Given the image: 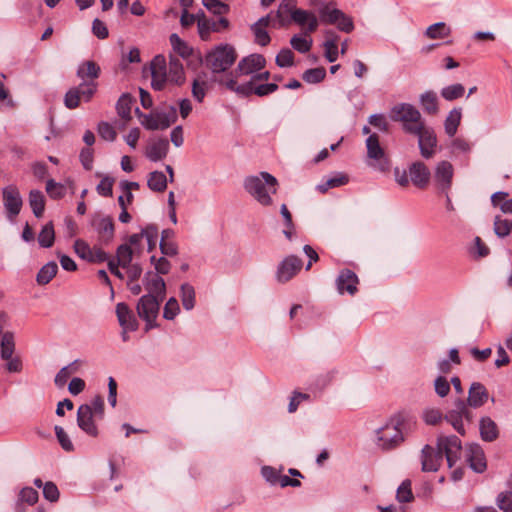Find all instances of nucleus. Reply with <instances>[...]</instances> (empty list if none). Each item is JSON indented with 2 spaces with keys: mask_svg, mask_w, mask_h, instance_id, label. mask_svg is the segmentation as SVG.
I'll return each instance as SVG.
<instances>
[{
  "mask_svg": "<svg viewBox=\"0 0 512 512\" xmlns=\"http://www.w3.org/2000/svg\"><path fill=\"white\" fill-rule=\"evenodd\" d=\"M101 73L100 66L92 60L79 64L76 75L82 80L78 86L71 87L65 94L64 104L68 109H75L80 102H89L97 91V79Z\"/></svg>",
  "mask_w": 512,
  "mask_h": 512,
  "instance_id": "f257e3e1",
  "label": "nucleus"
},
{
  "mask_svg": "<svg viewBox=\"0 0 512 512\" xmlns=\"http://www.w3.org/2000/svg\"><path fill=\"white\" fill-rule=\"evenodd\" d=\"M296 0H282L277 11L275 12V18L277 19L278 27L286 26L289 21L287 16L301 27L304 28L305 34H311L318 28V19L314 13L296 8Z\"/></svg>",
  "mask_w": 512,
  "mask_h": 512,
  "instance_id": "f03ea898",
  "label": "nucleus"
},
{
  "mask_svg": "<svg viewBox=\"0 0 512 512\" xmlns=\"http://www.w3.org/2000/svg\"><path fill=\"white\" fill-rule=\"evenodd\" d=\"M277 186V179L268 172L249 176L244 181L246 191L263 206L272 204L271 195L276 193Z\"/></svg>",
  "mask_w": 512,
  "mask_h": 512,
  "instance_id": "7ed1b4c3",
  "label": "nucleus"
},
{
  "mask_svg": "<svg viewBox=\"0 0 512 512\" xmlns=\"http://www.w3.org/2000/svg\"><path fill=\"white\" fill-rule=\"evenodd\" d=\"M216 81L219 85L224 86L229 91L235 92L242 97H249L253 94L263 97L274 93L278 89V85L275 83L258 84L254 83V81H247L239 84L233 73L216 78Z\"/></svg>",
  "mask_w": 512,
  "mask_h": 512,
  "instance_id": "20e7f679",
  "label": "nucleus"
},
{
  "mask_svg": "<svg viewBox=\"0 0 512 512\" xmlns=\"http://www.w3.org/2000/svg\"><path fill=\"white\" fill-rule=\"evenodd\" d=\"M237 53L233 46L220 44L208 52L205 56V65L214 74V81L220 78L236 61Z\"/></svg>",
  "mask_w": 512,
  "mask_h": 512,
  "instance_id": "39448f33",
  "label": "nucleus"
},
{
  "mask_svg": "<svg viewBox=\"0 0 512 512\" xmlns=\"http://www.w3.org/2000/svg\"><path fill=\"white\" fill-rule=\"evenodd\" d=\"M135 112L144 128L152 131L165 130L175 123L178 118L176 107L173 105L168 106L167 111L164 112L145 114L139 108Z\"/></svg>",
  "mask_w": 512,
  "mask_h": 512,
  "instance_id": "423d86ee",
  "label": "nucleus"
},
{
  "mask_svg": "<svg viewBox=\"0 0 512 512\" xmlns=\"http://www.w3.org/2000/svg\"><path fill=\"white\" fill-rule=\"evenodd\" d=\"M402 420L392 418L386 425L377 430V446L384 451L398 447L403 441Z\"/></svg>",
  "mask_w": 512,
  "mask_h": 512,
  "instance_id": "0eeeda50",
  "label": "nucleus"
},
{
  "mask_svg": "<svg viewBox=\"0 0 512 512\" xmlns=\"http://www.w3.org/2000/svg\"><path fill=\"white\" fill-rule=\"evenodd\" d=\"M320 21L324 24L336 25L343 32L350 33L354 29L353 20L330 3H322L318 10Z\"/></svg>",
  "mask_w": 512,
  "mask_h": 512,
  "instance_id": "6e6552de",
  "label": "nucleus"
},
{
  "mask_svg": "<svg viewBox=\"0 0 512 512\" xmlns=\"http://www.w3.org/2000/svg\"><path fill=\"white\" fill-rule=\"evenodd\" d=\"M366 148L369 165L380 172H388L391 166L390 160L380 145L378 134L372 133L368 136Z\"/></svg>",
  "mask_w": 512,
  "mask_h": 512,
  "instance_id": "1a4fd4ad",
  "label": "nucleus"
},
{
  "mask_svg": "<svg viewBox=\"0 0 512 512\" xmlns=\"http://www.w3.org/2000/svg\"><path fill=\"white\" fill-rule=\"evenodd\" d=\"M407 133L418 136L420 153L424 158L429 159L434 155L437 138L431 128L425 127L424 124L407 127Z\"/></svg>",
  "mask_w": 512,
  "mask_h": 512,
  "instance_id": "9d476101",
  "label": "nucleus"
},
{
  "mask_svg": "<svg viewBox=\"0 0 512 512\" xmlns=\"http://www.w3.org/2000/svg\"><path fill=\"white\" fill-rule=\"evenodd\" d=\"M390 118L393 121L402 122L406 132L407 127L424 124L420 112L413 105L407 103L395 105L390 111Z\"/></svg>",
  "mask_w": 512,
  "mask_h": 512,
  "instance_id": "9b49d317",
  "label": "nucleus"
},
{
  "mask_svg": "<svg viewBox=\"0 0 512 512\" xmlns=\"http://www.w3.org/2000/svg\"><path fill=\"white\" fill-rule=\"evenodd\" d=\"M155 295L147 294L143 295L137 303V313L141 319L146 322V328L151 329L155 326L154 321L156 320L160 302Z\"/></svg>",
  "mask_w": 512,
  "mask_h": 512,
  "instance_id": "f8f14e48",
  "label": "nucleus"
},
{
  "mask_svg": "<svg viewBox=\"0 0 512 512\" xmlns=\"http://www.w3.org/2000/svg\"><path fill=\"white\" fill-rule=\"evenodd\" d=\"M90 225L97 233L98 241L102 244H109L115 234L114 220L111 216L100 212L91 216Z\"/></svg>",
  "mask_w": 512,
  "mask_h": 512,
  "instance_id": "ddd939ff",
  "label": "nucleus"
},
{
  "mask_svg": "<svg viewBox=\"0 0 512 512\" xmlns=\"http://www.w3.org/2000/svg\"><path fill=\"white\" fill-rule=\"evenodd\" d=\"M266 65V60L264 56L261 54H250L243 59H241L233 73L234 77H236V81L238 82V78L246 75H254L256 72L262 70Z\"/></svg>",
  "mask_w": 512,
  "mask_h": 512,
  "instance_id": "4468645a",
  "label": "nucleus"
},
{
  "mask_svg": "<svg viewBox=\"0 0 512 512\" xmlns=\"http://www.w3.org/2000/svg\"><path fill=\"white\" fill-rule=\"evenodd\" d=\"M454 177V167L446 160L437 163L434 170V182L440 193L450 192Z\"/></svg>",
  "mask_w": 512,
  "mask_h": 512,
  "instance_id": "2eb2a0df",
  "label": "nucleus"
},
{
  "mask_svg": "<svg viewBox=\"0 0 512 512\" xmlns=\"http://www.w3.org/2000/svg\"><path fill=\"white\" fill-rule=\"evenodd\" d=\"M3 204L9 220L13 221L20 213L23 200L19 189L15 185H9L2 189Z\"/></svg>",
  "mask_w": 512,
  "mask_h": 512,
  "instance_id": "dca6fc26",
  "label": "nucleus"
},
{
  "mask_svg": "<svg viewBox=\"0 0 512 512\" xmlns=\"http://www.w3.org/2000/svg\"><path fill=\"white\" fill-rule=\"evenodd\" d=\"M437 447L442 455L445 454L449 467H452L460 458L461 440L455 435L438 438Z\"/></svg>",
  "mask_w": 512,
  "mask_h": 512,
  "instance_id": "f3484780",
  "label": "nucleus"
},
{
  "mask_svg": "<svg viewBox=\"0 0 512 512\" xmlns=\"http://www.w3.org/2000/svg\"><path fill=\"white\" fill-rule=\"evenodd\" d=\"M303 262L295 255L284 258L278 265L276 279L280 283L291 280L302 268Z\"/></svg>",
  "mask_w": 512,
  "mask_h": 512,
  "instance_id": "a211bd4d",
  "label": "nucleus"
},
{
  "mask_svg": "<svg viewBox=\"0 0 512 512\" xmlns=\"http://www.w3.org/2000/svg\"><path fill=\"white\" fill-rule=\"evenodd\" d=\"M151 77V86L157 91L162 90L168 82L167 64L163 55H157L151 61Z\"/></svg>",
  "mask_w": 512,
  "mask_h": 512,
  "instance_id": "6ab92c4d",
  "label": "nucleus"
},
{
  "mask_svg": "<svg viewBox=\"0 0 512 512\" xmlns=\"http://www.w3.org/2000/svg\"><path fill=\"white\" fill-rule=\"evenodd\" d=\"M465 459L469 467L476 473H483L487 469L484 450L479 444H469L465 449Z\"/></svg>",
  "mask_w": 512,
  "mask_h": 512,
  "instance_id": "aec40b11",
  "label": "nucleus"
},
{
  "mask_svg": "<svg viewBox=\"0 0 512 512\" xmlns=\"http://www.w3.org/2000/svg\"><path fill=\"white\" fill-rule=\"evenodd\" d=\"M94 417L92 406L88 404L79 406L77 411V425L83 432L91 437H97L99 433L97 425L94 422Z\"/></svg>",
  "mask_w": 512,
  "mask_h": 512,
  "instance_id": "412c9836",
  "label": "nucleus"
},
{
  "mask_svg": "<svg viewBox=\"0 0 512 512\" xmlns=\"http://www.w3.org/2000/svg\"><path fill=\"white\" fill-rule=\"evenodd\" d=\"M359 279L356 273L350 269H343L336 279V287L339 294L348 293L353 296L358 291Z\"/></svg>",
  "mask_w": 512,
  "mask_h": 512,
  "instance_id": "4be33fe9",
  "label": "nucleus"
},
{
  "mask_svg": "<svg viewBox=\"0 0 512 512\" xmlns=\"http://www.w3.org/2000/svg\"><path fill=\"white\" fill-rule=\"evenodd\" d=\"M443 461V455L439 448L434 449L430 445H425L421 452L422 471L436 472Z\"/></svg>",
  "mask_w": 512,
  "mask_h": 512,
  "instance_id": "5701e85b",
  "label": "nucleus"
},
{
  "mask_svg": "<svg viewBox=\"0 0 512 512\" xmlns=\"http://www.w3.org/2000/svg\"><path fill=\"white\" fill-rule=\"evenodd\" d=\"M409 176L416 187L424 189L429 184L431 173L423 162L416 161L409 167Z\"/></svg>",
  "mask_w": 512,
  "mask_h": 512,
  "instance_id": "b1692460",
  "label": "nucleus"
},
{
  "mask_svg": "<svg viewBox=\"0 0 512 512\" xmlns=\"http://www.w3.org/2000/svg\"><path fill=\"white\" fill-rule=\"evenodd\" d=\"M116 315L120 326L125 331H135L138 328V322L133 312L126 303H118L116 306Z\"/></svg>",
  "mask_w": 512,
  "mask_h": 512,
  "instance_id": "393cba45",
  "label": "nucleus"
},
{
  "mask_svg": "<svg viewBox=\"0 0 512 512\" xmlns=\"http://www.w3.org/2000/svg\"><path fill=\"white\" fill-rule=\"evenodd\" d=\"M489 398L486 387L480 382L471 384L468 392L467 403L472 408L482 407Z\"/></svg>",
  "mask_w": 512,
  "mask_h": 512,
  "instance_id": "a878e982",
  "label": "nucleus"
},
{
  "mask_svg": "<svg viewBox=\"0 0 512 512\" xmlns=\"http://www.w3.org/2000/svg\"><path fill=\"white\" fill-rule=\"evenodd\" d=\"M169 151V142L165 138H160L156 141L150 143L146 148V157L153 161L157 162L164 159Z\"/></svg>",
  "mask_w": 512,
  "mask_h": 512,
  "instance_id": "bb28decb",
  "label": "nucleus"
},
{
  "mask_svg": "<svg viewBox=\"0 0 512 512\" xmlns=\"http://www.w3.org/2000/svg\"><path fill=\"white\" fill-rule=\"evenodd\" d=\"M145 288L148 294L155 295L158 299L163 300L166 292V284L163 278L158 275H152L148 272L145 276Z\"/></svg>",
  "mask_w": 512,
  "mask_h": 512,
  "instance_id": "cd10ccee",
  "label": "nucleus"
},
{
  "mask_svg": "<svg viewBox=\"0 0 512 512\" xmlns=\"http://www.w3.org/2000/svg\"><path fill=\"white\" fill-rule=\"evenodd\" d=\"M479 431L481 439L485 442H493L499 437L497 424L488 416L480 419Z\"/></svg>",
  "mask_w": 512,
  "mask_h": 512,
  "instance_id": "c85d7f7f",
  "label": "nucleus"
},
{
  "mask_svg": "<svg viewBox=\"0 0 512 512\" xmlns=\"http://www.w3.org/2000/svg\"><path fill=\"white\" fill-rule=\"evenodd\" d=\"M185 81V73L182 62L173 55L169 57L168 82L181 85Z\"/></svg>",
  "mask_w": 512,
  "mask_h": 512,
  "instance_id": "c756f323",
  "label": "nucleus"
},
{
  "mask_svg": "<svg viewBox=\"0 0 512 512\" xmlns=\"http://www.w3.org/2000/svg\"><path fill=\"white\" fill-rule=\"evenodd\" d=\"M45 197L44 194L39 190H31L29 193V205L33 211V214L37 218H41L45 211Z\"/></svg>",
  "mask_w": 512,
  "mask_h": 512,
  "instance_id": "7c9ffc66",
  "label": "nucleus"
},
{
  "mask_svg": "<svg viewBox=\"0 0 512 512\" xmlns=\"http://www.w3.org/2000/svg\"><path fill=\"white\" fill-rule=\"evenodd\" d=\"M168 179L161 171H153L149 173L147 185L154 192H163L167 188Z\"/></svg>",
  "mask_w": 512,
  "mask_h": 512,
  "instance_id": "2f4dec72",
  "label": "nucleus"
},
{
  "mask_svg": "<svg viewBox=\"0 0 512 512\" xmlns=\"http://www.w3.org/2000/svg\"><path fill=\"white\" fill-rule=\"evenodd\" d=\"M57 272L58 266L56 262L50 261L39 270L36 281L39 285H46L56 276Z\"/></svg>",
  "mask_w": 512,
  "mask_h": 512,
  "instance_id": "473e14b6",
  "label": "nucleus"
},
{
  "mask_svg": "<svg viewBox=\"0 0 512 512\" xmlns=\"http://www.w3.org/2000/svg\"><path fill=\"white\" fill-rule=\"evenodd\" d=\"M133 104V98L125 93L120 96L116 104V110L118 115L125 121L131 119V107Z\"/></svg>",
  "mask_w": 512,
  "mask_h": 512,
  "instance_id": "72a5a7b5",
  "label": "nucleus"
},
{
  "mask_svg": "<svg viewBox=\"0 0 512 512\" xmlns=\"http://www.w3.org/2000/svg\"><path fill=\"white\" fill-rule=\"evenodd\" d=\"M461 116L460 109H453L449 112L444 123L445 132L448 136L453 137L456 134L460 125Z\"/></svg>",
  "mask_w": 512,
  "mask_h": 512,
  "instance_id": "f704fd0d",
  "label": "nucleus"
},
{
  "mask_svg": "<svg viewBox=\"0 0 512 512\" xmlns=\"http://www.w3.org/2000/svg\"><path fill=\"white\" fill-rule=\"evenodd\" d=\"M55 241V231L52 222H48L45 224L39 235H38V243L43 248H50L53 246Z\"/></svg>",
  "mask_w": 512,
  "mask_h": 512,
  "instance_id": "c9c22d12",
  "label": "nucleus"
},
{
  "mask_svg": "<svg viewBox=\"0 0 512 512\" xmlns=\"http://www.w3.org/2000/svg\"><path fill=\"white\" fill-rule=\"evenodd\" d=\"M169 40L175 53H177L183 59L190 57L193 52L192 48L189 47L188 44L184 42L177 34H171Z\"/></svg>",
  "mask_w": 512,
  "mask_h": 512,
  "instance_id": "e433bc0d",
  "label": "nucleus"
},
{
  "mask_svg": "<svg viewBox=\"0 0 512 512\" xmlns=\"http://www.w3.org/2000/svg\"><path fill=\"white\" fill-rule=\"evenodd\" d=\"M15 350L14 334L12 332H4L1 338V358L3 360L13 357Z\"/></svg>",
  "mask_w": 512,
  "mask_h": 512,
  "instance_id": "4c0bfd02",
  "label": "nucleus"
},
{
  "mask_svg": "<svg viewBox=\"0 0 512 512\" xmlns=\"http://www.w3.org/2000/svg\"><path fill=\"white\" fill-rule=\"evenodd\" d=\"M451 29L446 23L438 22L430 25L425 32V35L430 39H443L449 36Z\"/></svg>",
  "mask_w": 512,
  "mask_h": 512,
  "instance_id": "58836bf2",
  "label": "nucleus"
},
{
  "mask_svg": "<svg viewBox=\"0 0 512 512\" xmlns=\"http://www.w3.org/2000/svg\"><path fill=\"white\" fill-rule=\"evenodd\" d=\"M306 26L307 24L302 28L304 29ZM303 34L304 36L294 35L290 40V44L296 51L300 53H307L308 51H310L313 41L312 38L309 36L310 34H305L304 32Z\"/></svg>",
  "mask_w": 512,
  "mask_h": 512,
  "instance_id": "ea45409f",
  "label": "nucleus"
},
{
  "mask_svg": "<svg viewBox=\"0 0 512 512\" xmlns=\"http://www.w3.org/2000/svg\"><path fill=\"white\" fill-rule=\"evenodd\" d=\"M507 197V192H496L491 196V203L495 207L499 206L503 213L512 214V198L506 200Z\"/></svg>",
  "mask_w": 512,
  "mask_h": 512,
  "instance_id": "a19ab883",
  "label": "nucleus"
},
{
  "mask_svg": "<svg viewBox=\"0 0 512 512\" xmlns=\"http://www.w3.org/2000/svg\"><path fill=\"white\" fill-rule=\"evenodd\" d=\"M396 499L399 503H410L414 500L410 479H405L397 488Z\"/></svg>",
  "mask_w": 512,
  "mask_h": 512,
  "instance_id": "79ce46f5",
  "label": "nucleus"
},
{
  "mask_svg": "<svg viewBox=\"0 0 512 512\" xmlns=\"http://www.w3.org/2000/svg\"><path fill=\"white\" fill-rule=\"evenodd\" d=\"M423 109L429 114H436L438 112V98L437 94L433 91H427L420 97Z\"/></svg>",
  "mask_w": 512,
  "mask_h": 512,
  "instance_id": "37998d69",
  "label": "nucleus"
},
{
  "mask_svg": "<svg viewBox=\"0 0 512 512\" xmlns=\"http://www.w3.org/2000/svg\"><path fill=\"white\" fill-rule=\"evenodd\" d=\"M134 249L128 244H121L116 250V259L122 268L131 265Z\"/></svg>",
  "mask_w": 512,
  "mask_h": 512,
  "instance_id": "c03bdc74",
  "label": "nucleus"
},
{
  "mask_svg": "<svg viewBox=\"0 0 512 512\" xmlns=\"http://www.w3.org/2000/svg\"><path fill=\"white\" fill-rule=\"evenodd\" d=\"M181 301L186 310H192L195 306V289L189 283L181 285Z\"/></svg>",
  "mask_w": 512,
  "mask_h": 512,
  "instance_id": "a18cd8bd",
  "label": "nucleus"
},
{
  "mask_svg": "<svg viewBox=\"0 0 512 512\" xmlns=\"http://www.w3.org/2000/svg\"><path fill=\"white\" fill-rule=\"evenodd\" d=\"M464 92V86L460 83H457L444 87L441 90L440 94L445 100L453 101L455 99L462 97L464 95Z\"/></svg>",
  "mask_w": 512,
  "mask_h": 512,
  "instance_id": "49530a36",
  "label": "nucleus"
},
{
  "mask_svg": "<svg viewBox=\"0 0 512 512\" xmlns=\"http://www.w3.org/2000/svg\"><path fill=\"white\" fill-rule=\"evenodd\" d=\"M512 231V221L509 219H502L500 216H496L494 220V232L500 237L504 238L508 236Z\"/></svg>",
  "mask_w": 512,
  "mask_h": 512,
  "instance_id": "de8ad7c7",
  "label": "nucleus"
},
{
  "mask_svg": "<svg viewBox=\"0 0 512 512\" xmlns=\"http://www.w3.org/2000/svg\"><path fill=\"white\" fill-rule=\"evenodd\" d=\"M348 181H349V178L347 175L339 174L337 176H334V177L328 179L325 183L318 185L317 189L321 193H325L330 188L340 187V186L347 184Z\"/></svg>",
  "mask_w": 512,
  "mask_h": 512,
  "instance_id": "09e8293b",
  "label": "nucleus"
},
{
  "mask_svg": "<svg viewBox=\"0 0 512 512\" xmlns=\"http://www.w3.org/2000/svg\"><path fill=\"white\" fill-rule=\"evenodd\" d=\"M46 192L48 193L50 198L58 200L65 196L66 188L63 184L58 183L53 179H49L46 182Z\"/></svg>",
  "mask_w": 512,
  "mask_h": 512,
  "instance_id": "8fccbe9b",
  "label": "nucleus"
},
{
  "mask_svg": "<svg viewBox=\"0 0 512 512\" xmlns=\"http://www.w3.org/2000/svg\"><path fill=\"white\" fill-rule=\"evenodd\" d=\"M198 30L199 35L202 39H206L211 31H220L219 27H216L215 21H209L206 19L205 14L202 13V18L198 19Z\"/></svg>",
  "mask_w": 512,
  "mask_h": 512,
  "instance_id": "3c124183",
  "label": "nucleus"
},
{
  "mask_svg": "<svg viewBox=\"0 0 512 512\" xmlns=\"http://www.w3.org/2000/svg\"><path fill=\"white\" fill-rule=\"evenodd\" d=\"M202 3L215 15H224L230 10L229 5L220 0H202Z\"/></svg>",
  "mask_w": 512,
  "mask_h": 512,
  "instance_id": "603ef678",
  "label": "nucleus"
},
{
  "mask_svg": "<svg viewBox=\"0 0 512 512\" xmlns=\"http://www.w3.org/2000/svg\"><path fill=\"white\" fill-rule=\"evenodd\" d=\"M326 76V70L323 67L308 69L303 73V80L307 83H319Z\"/></svg>",
  "mask_w": 512,
  "mask_h": 512,
  "instance_id": "864d4df0",
  "label": "nucleus"
},
{
  "mask_svg": "<svg viewBox=\"0 0 512 512\" xmlns=\"http://www.w3.org/2000/svg\"><path fill=\"white\" fill-rule=\"evenodd\" d=\"M146 238L148 244V251L156 248L158 241V227L156 225H148L143 229V238Z\"/></svg>",
  "mask_w": 512,
  "mask_h": 512,
  "instance_id": "5fc2aeb1",
  "label": "nucleus"
},
{
  "mask_svg": "<svg viewBox=\"0 0 512 512\" xmlns=\"http://www.w3.org/2000/svg\"><path fill=\"white\" fill-rule=\"evenodd\" d=\"M54 430H55L57 440H58L59 444L61 445L62 449L67 452L73 451L74 450L73 443L70 440L68 434L65 432V430L61 426H55Z\"/></svg>",
  "mask_w": 512,
  "mask_h": 512,
  "instance_id": "6e6d98bb",
  "label": "nucleus"
},
{
  "mask_svg": "<svg viewBox=\"0 0 512 512\" xmlns=\"http://www.w3.org/2000/svg\"><path fill=\"white\" fill-rule=\"evenodd\" d=\"M114 179L109 176H104L96 187L99 195L103 197H111L113 193Z\"/></svg>",
  "mask_w": 512,
  "mask_h": 512,
  "instance_id": "4d7b16f0",
  "label": "nucleus"
},
{
  "mask_svg": "<svg viewBox=\"0 0 512 512\" xmlns=\"http://www.w3.org/2000/svg\"><path fill=\"white\" fill-rule=\"evenodd\" d=\"M180 311L179 303L176 298L171 297L165 304L163 317L167 320H173Z\"/></svg>",
  "mask_w": 512,
  "mask_h": 512,
  "instance_id": "13d9d810",
  "label": "nucleus"
},
{
  "mask_svg": "<svg viewBox=\"0 0 512 512\" xmlns=\"http://www.w3.org/2000/svg\"><path fill=\"white\" fill-rule=\"evenodd\" d=\"M208 90V84L204 80L195 79L192 84V95L198 101L202 102L206 92Z\"/></svg>",
  "mask_w": 512,
  "mask_h": 512,
  "instance_id": "bf43d9fd",
  "label": "nucleus"
},
{
  "mask_svg": "<svg viewBox=\"0 0 512 512\" xmlns=\"http://www.w3.org/2000/svg\"><path fill=\"white\" fill-rule=\"evenodd\" d=\"M294 63V54L288 49H281L278 55L276 56V64L279 67H290Z\"/></svg>",
  "mask_w": 512,
  "mask_h": 512,
  "instance_id": "052dcab7",
  "label": "nucleus"
},
{
  "mask_svg": "<svg viewBox=\"0 0 512 512\" xmlns=\"http://www.w3.org/2000/svg\"><path fill=\"white\" fill-rule=\"evenodd\" d=\"M463 418H465V416L452 411H449L445 416L447 422H449L459 434L465 435V429L462 421Z\"/></svg>",
  "mask_w": 512,
  "mask_h": 512,
  "instance_id": "680f3d73",
  "label": "nucleus"
},
{
  "mask_svg": "<svg viewBox=\"0 0 512 512\" xmlns=\"http://www.w3.org/2000/svg\"><path fill=\"white\" fill-rule=\"evenodd\" d=\"M91 249L89 244L82 239H77L74 242V251L83 260L89 261V258L92 257Z\"/></svg>",
  "mask_w": 512,
  "mask_h": 512,
  "instance_id": "e2e57ef3",
  "label": "nucleus"
},
{
  "mask_svg": "<svg viewBox=\"0 0 512 512\" xmlns=\"http://www.w3.org/2000/svg\"><path fill=\"white\" fill-rule=\"evenodd\" d=\"M368 122L381 132L389 130V122L384 114H373L368 118Z\"/></svg>",
  "mask_w": 512,
  "mask_h": 512,
  "instance_id": "0e129e2a",
  "label": "nucleus"
},
{
  "mask_svg": "<svg viewBox=\"0 0 512 512\" xmlns=\"http://www.w3.org/2000/svg\"><path fill=\"white\" fill-rule=\"evenodd\" d=\"M43 496L50 502H57L60 496L58 487L51 481H48L43 486Z\"/></svg>",
  "mask_w": 512,
  "mask_h": 512,
  "instance_id": "69168bd1",
  "label": "nucleus"
},
{
  "mask_svg": "<svg viewBox=\"0 0 512 512\" xmlns=\"http://www.w3.org/2000/svg\"><path fill=\"white\" fill-rule=\"evenodd\" d=\"M19 498L22 502H25L29 505H34L37 503L39 495L35 489L31 487H25L20 491Z\"/></svg>",
  "mask_w": 512,
  "mask_h": 512,
  "instance_id": "338daca9",
  "label": "nucleus"
},
{
  "mask_svg": "<svg viewBox=\"0 0 512 512\" xmlns=\"http://www.w3.org/2000/svg\"><path fill=\"white\" fill-rule=\"evenodd\" d=\"M497 505L503 512H512V492H501L497 497Z\"/></svg>",
  "mask_w": 512,
  "mask_h": 512,
  "instance_id": "774afa93",
  "label": "nucleus"
}]
</instances>
